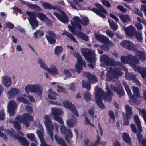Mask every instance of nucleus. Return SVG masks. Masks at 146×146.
<instances>
[{
	"instance_id": "nucleus-1",
	"label": "nucleus",
	"mask_w": 146,
	"mask_h": 146,
	"mask_svg": "<svg viewBox=\"0 0 146 146\" xmlns=\"http://www.w3.org/2000/svg\"><path fill=\"white\" fill-rule=\"evenodd\" d=\"M101 60L108 65H111L112 66H119L120 69H115L114 70L112 68H110V70L108 71L107 73V76L110 80H112L114 78H117L118 76H121L124 74L121 72V69L123 68L122 65L120 62L115 61H112L111 59L107 56L103 55L101 57Z\"/></svg>"
},
{
	"instance_id": "nucleus-2",
	"label": "nucleus",
	"mask_w": 146,
	"mask_h": 146,
	"mask_svg": "<svg viewBox=\"0 0 146 146\" xmlns=\"http://www.w3.org/2000/svg\"><path fill=\"white\" fill-rule=\"evenodd\" d=\"M106 88L108 90V94L104 93L103 90L96 86L95 89V97L96 101L99 107L102 109H104L105 107L102 101V99H103L108 102H110L111 100V92L109 89L108 85L106 83Z\"/></svg>"
},
{
	"instance_id": "nucleus-3",
	"label": "nucleus",
	"mask_w": 146,
	"mask_h": 146,
	"mask_svg": "<svg viewBox=\"0 0 146 146\" xmlns=\"http://www.w3.org/2000/svg\"><path fill=\"white\" fill-rule=\"evenodd\" d=\"M37 62L40 68L48 72L54 76L58 74V69L54 65L51 64L49 68L43 60L41 58H38Z\"/></svg>"
},
{
	"instance_id": "nucleus-4",
	"label": "nucleus",
	"mask_w": 146,
	"mask_h": 146,
	"mask_svg": "<svg viewBox=\"0 0 146 146\" xmlns=\"http://www.w3.org/2000/svg\"><path fill=\"white\" fill-rule=\"evenodd\" d=\"M15 120L20 123H23L26 127H28L30 125L29 121H33V118L29 114L26 113L22 116L19 115H17L15 118Z\"/></svg>"
},
{
	"instance_id": "nucleus-5",
	"label": "nucleus",
	"mask_w": 146,
	"mask_h": 146,
	"mask_svg": "<svg viewBox=\"0 0 146 146\" xmlns=\"http://www.w3.org/2000/svg\"><path fill=\"white\" fill-rule=\"evenodd\" d=\"M25 90L27 94L31 92L40 96L42 94L43 88L40 84H28L25 87Z\"/></svg>"
},
{
	"instance_id": "nucleus-6",
	"label": "nucleus",
	"mask_w": 146,
	"mask_h": 146,
	"mask_svg": "<svg viewBox=\"0 0 146 146\" xmlns=\"http://www.w3.org/2000/svg\"><path fill=\"white\" fill-rule=\"evenodd\" d=\"M81 50L85 59L89 62H91L96 60V55L94 51L86 48H81Z\"/></svg>"
},
{
	"instance_id": "nucleus-7",
	"label": "nucleus",
	"mask_w": 146,
	"mask_h": 146,
	"mask_svg": "<svg viewBox=\"0 0 146 146\" xmlns=\"http://www.w3.org/2000/svg\"><path fill=\"white\" fill-rule=\"evenodd\" d=\"M123 84L128 94L130 97L131 104L132 105H136L137 102L136 99L137 98V88L136 87L132 86V90L133 92V94L131 95V90L127 83L125 82H124Z\"/></svg>"
},
{
	"instance_id": "nucleus-8",
	"label": "nucleus",
	"mask_w": 146,
	"mask_h": 146,
	"mask_svg": "<svg viewBox=\"0 0 146 146\" xmlns=\"http://www.w3.org/2000/svg\"><path fill=\"white\" fill-rule=\"evenodd\" d=\"M44 124L46 127L47 130L51 138L53 140V135L52 130L54 127L52 123L50 117L48 115L44 116Z\"/></svg>"
},
{
	"instance_id": "nucleus-9",
	"label": "nucleus",
	"mask_w": 146,
	"mask_h": 146,
	"mask_svg": "<svg viewBox=\"0 0 146 146\" xmlns=\"http://www.w3.org/2000/svg\"><path fill=\"white\" fill-rule=\"evenodd\" d=\"M74 56L76 57L77 59V63H76L75 66L76 70L78 74L80 73L82 70L81 66H85V62L83 60L80 55L78 53H74L73 54Z\"/></svg>"
},
{
	"instance_id": "nucleus-10",
	"label": "nucleus",
	"mask_w": 146,
	"mask_h": 146,
	"mask_svg": "<svg viewBox=\"0 0 146 146\" xmlns=\"http://www.w3.org/2000/svg\"><path fill=\"white\" fill-rule=\"evenodd\" d=\"M122 62L123 64L129 63L130 65L135 68L136 67V63L135 62L136 59L135 58L131 55H129L128 56H122L121 58Z\"/></svg>"
},
{
	"instance_id": "nucleus-11",
	"label": "nucleus",
	"mask_w": 146,
	"mask_h": 146,
	"mask_svg": "<svg viewBox=\"0 0 146 146\" xmlns=\"http://www.w3.org/2000/svg\"><path fill=\"white\" fill-rule=\"evenodd\" d=\"M26 14L29 16L28 19L32 29H35L38 25V23L35 19L36 18V15L35 13L31 12L26 11Z\"/></svg>"
},
{
	"instance_id": "nucleus-12",
	"label": "nucleus",
	"mask_w": 146,
	"mask_h": 146,
	"mask_svg": "<svg viewBox=\"0 0 146 146\" xmlns=\"http://www.w3.org/2000/svg\"><path fill=\"white\" fill-rule=\"evenodd\" d=\"M95 5L98 9L96 8H92V11L98 15L102 18L106 17V16L102 13H103L105 14H107V11L104 7L98 3H96Z\"/></svg>"
},
{
	"instance_id": "nucleus-13",
	"label": "nucleus",
	"mask_w": 146,
	"mask_h": 146,
	"mask_svg": "<svg viewBox=\"0 0 146 146\" xmlns=\"http://www.w3.org/2000/svg\"><path fill=\"white\" fill-rule=\"evenodd\" d=\"M120 45L125 48L130 50L135 51L136 46L132 42L129 40H125L121 42Z\"/></svg>"
},
{
	"instance_id": "nucleus-14",
	"label": "nucleus",
	"mask_w": 146,
	"mask_h": 146,
	"mask_svg": "<svg viewBox=\"0 0 146 146\" xmlns=\"http://www.w3.org/2000/svg\"><path fill=\"white\" fill-rule=\"evenodd\" d=\"M63 105L64 107L70 110L76 117H79V114L74 104L69 101H65L63 102Z\"/></svg>"
},
{
	"instance_id": "nucleus-15",
	"label": "nucleus",
	"mask_w": 146,
	"mask_h": 146,
	"mask_svg": "<svg viewBox=\"0 0 146 146\" xmlns=\"http://www.w3.org/2000/svg\"><path fill=\"white\" fill-rule=\"evenodd\" d=\"M17 107V104L15 101H11L9 102L7 105V111L10 115L12 116L15 114Z\"/></svg>"
},
{
	"instance_id": "nucleus-16",
	"label": "nucleus",
	"mask_w": 146,
	"mask_h": 146,
	"mask_svg": "<svg viewBox=\"0 0 146 146\" xmlns=\"http://www.w3.org/2000/svg\"><path fill=\"white\" fill-rule=\"evenodd\" d=\"M60 13V15L57 12H54L53 14L61 22L64 23H68L69 21V20L66 15L62 11H61Z\"/></svg>"
},
{
	"instance_id": "nucleus-17",
	"label": "nucleus",
	"mask_w": 146,
	"mask_h": 146,
	"mask_svg": "<svg viewBox=\"0 0 146 146\" xmlns=\"http://www.w3.org/2000/svg\"><path fill=\"white\" fill-rule=\"evenodd\" d=\"M70 22L72 25L74 27H77L79 30H82L81 19L79 17L75 16Z\"/></svg>"
},
{
	"instance_id": "nucleus-18",
	"label": "nucleus",
	"mask_w": 146,
	"mask_h": 146,
	"mask_svg": "<svg viewBox=\"0 0 146 146\" xmlns=\"http://www.w3.org/2000/svg\"><path fill=\"white\" fill-rule=\"evenodd\" d=\"M124 29L127 35L130 37H133L136 35V29L132 25L129 26L127 28L124 27Z\"/></svg>"
},
{
	"instance_id": "nucleus-19",
	"label": "nucleus",
	"mask_w": 146,
	"mask_h": 146,
	"mask_svg": "<svg viewBox=\"0 0 146 146\" xmlns=\"http://www.w3.org/2000/svg\"><path fill=\"white\" fill-rule=\"evenodd\" d=\"M83 76L84 77H87L89 82L92 84L98 81L96 76L93 74H91L90 73L83 72Z\"/></svg>"
},
{
	"instance_id": "nucleus-20",
	"label": "nucleus",
	"mask_w": 146,
	"mask_h": 146,
	"mask_svg": "<svg viewBox=\"0 0 146 146\" xmlns=\"http://www.w3.org/2000/svg\"><path fill=\"white\" fill-rule=\"evenodd\" d=\"M2 81L4 85L6 87H9L11 84V78L7 76H4L2 78Z\"/></svg>"
},
{
	"instance_id": "nucleus-21",
	"label": "nucleus",
	"mask_w": 146,
	"mask_h": 146,
	"mask_svg": "<svg viewBox=\"0 0 146 146\" xmlns=\"http://www.w3.org/2000/svg\"><path fill=\"white\" fill-rule=\"evenodd\" d=\"M111 88L118 95L120 96H123L124 94V90L122 87H118L117 88L112 84L111 86Z\"/></svg>"
},
{
	"instance_id": "nucleus-22",
	"label": "nucleus",
	"mask_w": 146,
	"mask_h": 146,
	"mask_svg": "<svg viewBox=\"0 0 146 146\" xmlns=\"http://www.w3.org/2000/svg\"><path fill=\"white\" fill-rule=\"evenodd\" d=\"M53 116H57L63 114L62 110L60 108H53L51 110Z\"/></svg>"
},
{
	"instance_id": "nucleus-23",
	"label": "nucleus",
	"mask_w": 146,
	"mask_h": 146,
	"mask_svg": "<svg viewBox=\"0 0 146 146\" xmlns=\"http://www.w3.org/2000/svg\"><path fill=\"white\" fill-rule=\"evenodd\" d=\"M118 15L121 20L123 23H127L131 21L130 18L127 14H119Z\"/></svg>"
},
{
	"instance_id": "nucleus-24",
	"label": "nucleus",
	"mask_w": 146,
	"mask_h": 146,
	"mask_svg": "<svg viewBox=\"0 0 146 146\" xmlns=\"http://www.w3.org/2000/svg\"><path fill=\"white\" fill-rule=\"evenodd\" d=\"M40 3L43 7L44 9H55L56 8V7L49 3L43 1H41Z\"/></svg>"
},
{
	"instance_id": "nucleus-25",
	"label": "nucleus",
	"mask_w": 146,
	"mask_h": 146,
	"mask_svg": "<svg viewBox=\"0 0 146 146\" xmlns=\"http://www.w3.org/2000/svg\"><path fill=\"white\" fill-rule=\"evenodd\" d=\"M19 92V90L15 88H12L8 92L9 97H12L16 95Z\"/></svg>"
},
{
	"instance_id": "nucleus-26",
	"label": "nucleus",
	"mask_w": 146,
	"mask_h": 146,
	"mask_svg": "<svg viewBox=\"0 0 146 146\" xmlns=\"http://www.w3.org/2000/svg\"><path fill=\"white\" fill-rule=\"evenodd\" d=\"M95 37L98 40L102 43H105L108 38L107 37L103 35L96 34H95Z\"/></svg>"
},
{
	"instance_id": "nucleus-27",
	"label": "nucleus",
	"mask_w": 146,
	"mask_h": 146,
	"mask_svg": "<svg viewBox=\"0 0 146 146\" xmlns=\"http://www.w3.org/2000/svg\"><path fill=\"white\" fill-rule=\"evenodd\" d=\"M100 138L98 137V139L96 141L95 143H90L88 140H87L84 142L85 146H98L100 143Z\"/></svg>"
},
{
	"instance_id": "nucleus-28",
	"label": "nucleus",
	"mask_w": 146,
	"mask_h": 146,
	"mask_svg": "<svg viewBox=\"0 0 146 146\" xmlns=\"http://www.w3.org/2000/svg\"><path fill=\"white\" fill-rule=\"evenodd\" d=\"M76 36L83 40L87 41L88 40V37L85 34L81 32H79L76 34Z\"/></svg>"
},
{
	"instance_id": "nucleus-29",
	"label": "nucleus",
	"mask_w": 146,
	"mask_h": 146,
	"mask_svg": "<svg viewBox=\"0 0 146 146\" xmlns=\"http://www.w3.org/2000/svg\"><path fill=\"white\" fill-rule=\"evenodd\" d=\"M125 107L127 117L128 118H129L133 114L131 108L129 106L127 105L125 106Z\"/></svg>"
},
{
	"instance_id": "nucleus-30",
	"label": "nucleus",
	"mask_w": 146,
	"mask_h": 146,
	"mask_svg": "<svg viewBox=\"0 0 146 146\" xmlns=\"http://www.w3.org/2000/svg\"><path fill=\"white\" fill-rule=\"evenodd\" d=\"M108 22L112 30L115 31L118 29V25L113 21L111 19H109Z\"/></svg>"
},
{
	"instance_id": "nucleus-31",
	"label": "nucleus",
	"mask_w": 146,
	"mask_h": 146,
	"mask_svg": "<svg viewBox=\"0 0 146 146\" xmlns=\"http://www.w3.org/2000/svg\"><path fill=\"white\" fill-rule=\"evenodd\" d=\"M137 15L141 17V18L137 17V21L141 22L144 25H146V21L144 18L142 12H140L137 13Z\"/></svg>"
},
{
	"instance_id": "nucleus-32",
	"label": "nucleus",
	"mask_w": 146,
	"mask_h": 146,
	"mask_svg": "<svg viewBox=\"0 0 146 146\" xmlns=\"http://www.w3.org/2000/svg\"><path fill=\"white\" fill-rule=\"evenodd\" d=\"M62 35H65L67 37L73 41L75 42H77L75 38L72 36V35L70 33L67 32L66 31H64L63 33H62Z\"/></svg>"
},
{
	"instance_id": "nucleus-33",
	"label": "nucleus",
	"mask_w": 146,
	"mask_h": 146,
	"mask_svg": "<svg viewBox=\"0 0 146 146\" xmlns=\"http://www.w3.org/2000/svg\"><path fill=\"white\" fill-rule=\"evenodd\" d=\"M49 93L48 95V97L49 99L55 100L56 99L57 93L52 91L51 89H49Z\"/></svg>"
},
{
	"instance_id": "nucleus-34",
	"label": "nucleus",
	"mask_w": 146,
	"mask_h": 146,
	"mask_svg": "<svg viewBox=\"0 0 146 146\" xmlns=\"http://www.w3.org/2000/svg\"><path fill=\"white\" fill-rule=\"evenodd\" d=\"M81 17L82 21L81 20V24L84 26H87L89 23L88 18L84 16H82Z\"/></svg>"
},
{
	"instance_id": "nucleus-35",
	"label": "nucleus",
	"mask_w": 146,
	"mask_h": 146,
	"mask_svg": "<svg viewBox=\"0 0 146 146\" xmlns=\"http://www.w3.org/2000/svg\"><path fill=\"white\" fill-rule=\"evenodd\" d=\"M55 139L60 145H62V146H67L62 138L59 137L57 136H55Z\"/></svg>"
},
{
	"instance_id": "nucleus-36",
	"label": "nucleus",
	"mask_w": 146,
	"mask_h": 146,
	"mask_svg": "<svg viewBox=\"0 0 146 146\" xmlns=\"http://www.w3.org/2000/svg\"><path fill=\"white\" fill-rule=\"evenodd\" d=\"M62 50L63 48L62 46H58L54 50L55 53L57 56H59L62 53Z\"/></svg>"
},
{
	"instance_id": "nucleus-37",
	"label": "nucleus",
	"mask_w": 146,
	"mask_h": 146,
	"mask_svg": "<svg viewBox=\"0 0 146 146\" xmlns=\"http://www.w3.org/2000/svg\"><path fill=\"white\" fill-rule=\"evenodd\" d=\"M138 134V133H137ZM137 137H138L139 142L140 143L141 142L142 144V146H146V139H143L141 133H139L138 135H137Z\"/></svg>"
},
{
	"instance_id": "nucleus-38",
	"label": "nucleus",
	"mask_w": 146,
	"mask_h": 146,
	"mask_svg": "<svg viewBox=\"0 0 146 146\" xmlns=\"http://www.w3.org/2000/svg\"><path fill=\"white\" fill-rule=\"evenodd\" d=\"M84 97L86 101H90L91 99V95L89 92H87L84 93Z\"/></svg>"
},
{
	"instance_id": "nucleus-39",
	"label": "nucleus",
	"mask_w": 146,
	"mask_h": 146,
	"mask_svg": "<svg viewBox=\"0 0 146 146\" xmlns=\"http://www.w3.org/2000/svg\"><path fill=\"white\" fill-rule=\"evenodd\" d=\"M123 137L124 140L126 143H129L131 142V139L127 133H124L123 135Z\"/></svg>"
},
{
	"instance_id": "nucleus-40",
	"label": "nucleus",
	"mask_w": 146,
	"mask_h": 146,
	"mask_svg": "<svg viewBox=\"0 0 146 146\" xmlns=\"http://www.w3.org/2000/svg\"><path fill=\"white\" fill-rule=\"evenodd\" d=\"M46 37L48 42L51 44H53L56 42V40L53 38L52 37L49 35H46Z\"/></svg>"
},
{
	"instance_id": "nucleus-41",
	"label": "nucleus",
	"mask_w": 146,
	"mask_h": 146,
	"mask_svg": "<svg viewBox=\"0 0 146 146\" xmlns=\"http://www.w3.org/2000/svg\"><path fill=\"white\" fill-rule=\"evenodd\" d=\"M21 144L24 146H28L29 145V144L26 139L24 137L19 138V139Z\"/></svg>"
},
{
	"instance_id": "nucleus-42",
	"label": "nucleus",
	"mask_w": 146,
	"mask_h": 146,
	"mask_svg": "<svg viewBox=\"0 0 146 146\" xmlns=\"http://www.w3.org/2000/svg\"><path fill=\"white\" fill-rule=\"evenodd\" d=\"M138 55L137 58H138L142 61H143L145 60V57L144 54L143 52H141L140 51H137V54Z\"/></svg>"
},
{
	"instance_id": "nucleus-43",
	"label": "nucleus",
	"mask_w": 146,
	"mask_h": 146,
	"mask_svg": "<svg viewBox=\"0 0 146 146\" xmlns=\"http://www.w3.org/2000/svg\"><path fill=\"white\" fill-rule=\"evenodd\" d=\"M44 35V33L42 31L37 30L36 32L34 33V35L35 38H37Z\"/></svg>"
},
{
	"instance_id": "nucleus-44",
	"label": "nucleus",
	"mask_w": 146,
	"mask_h": 146,
	"mask_svg": "<svg viewBox=\"0 0 146 146\" xmlns=\"http://www.w3.org/2000/svg\"><path fill=\"white\" fill-rule=\"evenodd\" d=\"M82 82V86L83 88H86L88 90H89L90 89L91 86L90 84H88L86 81L83 80Z\"/></svg>"
},
{
	"instance_id": "nucleus-45",
	"label": "nucleus",
	"mask_w": 146,
	"mask_h": 146,
	"mask_svg": "<svg viewBox=\"0 0 146 146\" xmlns=\"http://www.w3.org/2000/svg\"><path fill=\"white\" fill-rule=\"evenodd\" d=\"M53 119L55 121H56L59 123L61 124H63L64 122L63 119L60 117H59L58 116H54Z\"/></svg>"
},
{
	"instance_id": "nucleus-46",
	"label": "nucleus",
	"mask_w": 146,
	"mask_h": 146,
	"mask_svg": "<svg viewBox=\"0 0 146 146\" xmlns=\"http://www.w3.org/2000/svg\"><path fill=\"white\" fill-rule=\"evenodd\" d=\"M37 16L38 18L44 21L45 19H46L47 17L42 13H38L37 14Z\"/></svg>"
},
{
	"instance_id": "nucleus-47",
	"label": "nucleus",
	"mask_w": 146,
	"mask_h": 146,
	"mask_svg": "<svg viewBox=\"0 0 146 146\" xmlns=\"http://www.w3.org/2000/svg\"><path fill=\"white\" fill-rule=\"evenodd\" d=\"M136 76L132 73H125V78L127 79L133 80Z\"/></svg>"
},
{
	"instance_id": "nucleus-48",
	"label": "nucleus",
	"mask_w": 146,
	"mask_h": 146,
	"mask_svg": "<svg viewBox=\"0 0 146 146\" xmlns=\"http://www.w3.org/2000/svg\"><path fill=\"white\" fill-rule=\"evenodd\" d=\"M17 100L21 102H22L24 103L27 104L28 103L29 101L26 98L23 97H18L17 98Z\"/></svg>"
},
{
	"instance_id": "nucleus-49",
	"label": "nucleus",
	"mask_w": 146,
	"mask_h": 146,
	"mask_svg": "<svg viewBox=\"0 0 146 146\" xmlns=\"http://www.w3.org/2000/svg\"><path fill=\"white\" fill-rule=\"evenodd\" d=\"M76 123V121H72V120L69 119L67 121V124L70 127H73Z\"/></svg>"
},
{
	"instance_id": "nucleus-50",
	"label": "nucleus",
	"mask_w": 146,
	"mask_h": 146,
	"mask_svg": "<svg viewBox=\"0 0 146 146\" xmlns=\"http://www.w3.org/2000/svg\"><path fill=\"white\" fill-rule=\"evenodd\" d=\"M84 123L86 125H89L92 127H94V125L91 123L89 119L86 117H85Z\"/></svg>"
},
{
	"instance_id": "nucleus-51",
	"label": "nucleus",
	"mask_w": 146,
	"mask_h": 146,
	"mask_svg": "<svg viewBox=\"0 0 146 146\" xmlns=\"http://www.w3.org/2000/svg\"><path fill=\"white\" fill-rule=\"evenodd\" d=\"M101 2L102 4L108 7H111V5L109 2L107 0H102Z\"/></svg>"
},
{
	"instance_id": "nucleus-52",
	"label": "nucleus",
	"mask_w": 146,
	"mask_h": 146,
	"mask_svg": "<svg viewBox=\"0 0 146 146\" xmlns=\"http://www.w3.org/2000/svg\"><path fill=\"white\" fill-rule=\"evenodd\" d=\"M32 8H34L35 10L38 11H42V9L39 6L36 5H32L30 7Z\"/></svg>"
},
{
	"instance_id": "nucleus-53",
	"label": "nucleus",
	"mask_w": 146,
	"mask_h": 146,
	"mask_svg": "<svg viewBox=\"0 0 146 146\" xmlns=\"http://www.w3.org/2000/svg\"><path fill=\"white\" fill-rule=\"evenodd\" d=\"M26 136L27 138L32 141H34L35 139V137L33 133L27 134Z\"/></svg>"
},
{
	"instance_id": "nucleus-54",
	"label": "nucleus",
	"mask_w": 146,
	"mask_h": 146,
	"mask_svg": "<svg viewBox=\"0 0 146 146\" xmlns=\"http://www.w3.org/2000/svg\"><path fill=\"white\" fill-rule=\"evenodd\" d=\"M61 133L62 134H65L67 131L66 128L63 125H61L60 128Z\"/></svg>"
},
{
	"instance_id": "nucleus-55",
	"label": "nucleus",
	"mask_w": 146,
	"mask_h": 146,
	"mask_svg": "<svg viewBox=\"0 0 146 146\" xmlns=\"http://www.w3.org/2000/svg\"><path fill=\"white\" fill-rule=\"evenodd\" d=\"M106 34L110 37H113L115 35V33L112 32L111 31L108 30L106 31Z\"/></svg>"
},
{
	"instance_id": "nucleus-56",
	"label": "nucleus",
	"mask_w": 146,
	"mask_h": 146,
	"mask_svg": "<svg viewBox=\"0 0 146 146\" xmlns=\"http://www.w3.org/2000/svg\"><path fill=\"white\" fill-rule=\"evenodd\" d=\"M14 126L15 128L17 130H20L21 129V127L20 125L17 122H13Z\"/></svg>"
},
{
	"instance_id": "nucleus-57",
	"label": "nucleus",
	"mask_w": 146,
	"mask_h": 146,
	"mask_svg": "<svg viewBox=\"0 0 146 146\" xmlns=\"http://www.w3.org/2000/svg\"><path fill=\"white\" fill-rule=\"evenodd\" d=\"M72 132L70 129L68 130V133L67 136L66 137V139L67 141H68V139L72 138Z\"/></svg>"
},
{
	"instance_id": "nucleus-58",
	"label": "nucleus",
	"mask_w": 146,
	"mask_h": 146,
	"mask_svg": "<svg viewBox=\"0 0 146 146\" xmlns=\"http://www.w3.org/2000/svg\"><path fill=\"white\" fill-rule=\"evenodd\" d=\"M143 40L142 34L141 32H137V40L140 42H141Z\"/></svg>"
},
{
	"instance_id": "nucleus-59",
	"label": "nucleus",
	"mask_w": 146,
	"mask_h": 146,
	"mask_svg": "<svg viewBox=\"0 0 146 146\" xmlns=\"http://www.w3.org/2000/svg\"><path fill=\"white\" fill-rule=\"evenodd\" d=\"M88 113L91 116L92 118H96L97 117V116H94V111L93 109H90L88 110Z\"/></svg>"
},
{
	"instance_id": "nucleus-60",
	"label": "nucleus",
	"mask_w": 146,
	"mask_h": 146,
	"mask_svg": "<svg viewBox=\"0 0 146 146\" xmlns=\"http://www.w3.org/2000/svg\"><path fill=\"white\" fill-rule=\"evenodd\" d=\"M137 132L138 131L140 132L142 131V130L141 128V126L140 124V121L139 120L138 118L137 117Z\"/></svg>"
},
{
	"instance_id": "nucleus-61",
	"label": "nucleus",
	"mask_w": 146,
	"mask_h": 146,
	"mask_svg": "<svg viewBox=\"0 0 146 146\" xmlns=\"http://www.w3.org/2000/svg\"><path fill=\"white\" fill-rule=\"evenodd\" d=\"M63 73L67 77H70L71 76L70 72L68 70H64L63 71Z\"/></svg>"
},
{
	"instance_id": "nucleus-62",
	"label": "nucleus",
	"mask_w": 146,
	"mask_h": 146,
	"mask_svg": "<svg viewBox=\"0 0 146 146\" xmlns=\"http://www.w3.org/2000/svg\"><path fill=\"white\" fill-rule=\"evenodd\" d=\"M140 9L141 11H144V15L146 17V5L143 4L141 5Z\"/></svg>"
},
{
	"instance_id": "nucleus-63",
	"label": "nucleus",
	"mask_w": 146,
	"mask_h": 146,
	"mask_svg": "<svg viewBox=\"0 0 146 146\" xmlns=\"http://www.w3.org/2000/svg\"><path fill=\"white\" fill-rule=\"evenodd\" d=\"M117 8L123 13H125L126 12L127 9L122 6L119 5L117 7Z\"/></svg>"
},
{
	"instance_id": "nucleus-64",
	"label": "nucleus",
	"mask_w": 146,
	"mask_h": 146,
	"mask_svg": "<svg viewBox=\"0 0 146 146\" xmlns=\"http://www.w3.org/2000/svg\"><path fill=\"white\" fill-rule=\"evenodd\" d=\"M131 127L132 132L135 133H137V130L136 126L134 124H131Z\"/></svg>"
}]
</instances>
